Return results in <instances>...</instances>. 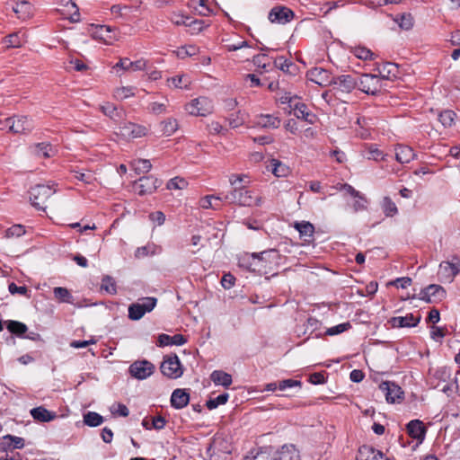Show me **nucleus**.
<instances>
[{
  "label": "nucleus",
  "instance_id": "dca6fc26",
  "mask_svg": "<svg viewBox=\"0 0 460 460\" xmlns=\"http://www.w3.org/2000/svg\"><path fill=\"white\" fill-rule=\"evenodd\" d=\"M307 77L310 81L321 85H332L333 76L331 73L323 67H314L307 72Z\"/></svg>",
  "mask_w": 460,
  "mask_h": 460
},
{
  "label": "nucleus",
  "instance_id": "bf43d9fd",
  "mask_svg": "<svg viewBox=\"0 0 460 460\" xmlns=\"http://www.w3.org/2000/svg\"><path fill=\"white\" fill-rule=\"evenodd\" d=\"M75 177L77 180L84 182L85 184H93L94 181H96L94 174L91 172H88L86 173L75 172Z\"/></svg>",
  "mask_w": 460,
  "mask_h": 460
},
{
  "label": "nucleus",
  "instance_id": "6e6d98bb",
  "mask_svg": "<svg viewBox=\"0 0 460 460\" xmlns=\"http://www.w3.org/2000/svg\"><path fill=\"white\" fill-rule=\"evenodd\" d=\"M171 22L175 25H185L187 26L188 22L190 20V16L183 15L180 13H172L170 17Z\"/></svg>",
  "mask_w": 460,
  "mask_h": 460
},
{
  "label": "nucleus",
  "instance_id": "f257e3e1",
  "mask_svg": "<svg viewBox=\"0 0 460 460\" xmlns=\"http://www.w3.org/2000/svg\"><path fill=\"white\" fill-rule=\"evenodd\" d=\"M224 200L230 204H238L240 206H257L262 205V198L254 196L253 192L244 186H235L231 191L224 195Z\"/></svg>",
  "mask_w": 460,
  "mask_h": 460
},
{
  "label": "nucleus",
  "instance_id": "4be33fe9",
  "mask_svg": "<svg viewBox=\"0 0 460 460\" xmlns=\"http://www.w3.org/2000/svg\"><path fill=\"white\" fill-rule=\"evenodd\" d=\"M280 119L273 114H260L255 118V125L263 128H278L280 126Z\"/></svg>",
  "mask_w": 460,
  "mask_h": 460
},
{
  "label": "nucleus",
  "instance_id": "b1692460",
  "mask_svg": "<svg viewBox=\"0 0 460 460\" xmlns=\"http://www.w3.org/2000/svg\"><path fill=\"white\" fill-rule=\"evenodd\" d=\"M290 107L292 108L293 114L297 118L305 120L306 122L313 124L315 119V115L310 113L307 111V107L305 104L301 103L299 102H296L293 103V101L290 100Z\"/></svg>",
  "mask_w": 460,
  "mask_h": 460
},
{
  "label": "nucleus",
  "instance_id": "8fccbe9b",
  "mask_svg": "<svg viewBox=\"0 0 460 460\" xmlns=\"http://www.w3.org/2000/svg\"><path fill=\"white\" fill-rule=\"evenodd\" d=\"M135 94L134 88L129 86H122L119 87L114 91V97L117 100H124Z\"/></svg>",
  "mask_w": 460,
  "mask_h": 460
},
{
  "label": "nucleus",
  "instance_id": "4c0bfd02",
  "mask_svg": "<svg viewBox=\"0 0 460 460\" xmlns=\"http://www.w3.org/2000/svg\"><path fill=\"white\" fill-rule=\"evenodd\" d=\"M350 53H352L357 58L361 60H372L374 59V53L367 49L366 47L357 46L353 47L350 49Z\"/></svg>",
  "mask_w": 460,
  "mask_h": 460
},
{
  "label": "nucleus",
  "instance_id": "58836bf2",
  "mask_svg": "<svg viewBox=\"0 0 460 460\" xmlns=\"http://www.w3.org/2000/svg\"><path fill=\"white\" fill-rule=\"evenodd\" d=\"M294 227L305 237H312L314 232V226L307 221L296 222Z\"/></svg>",
  "mask_w": 460,
  "mask_h": 460
},
{
  "label": "nucleus",
  "instance_id": "f03ea898",
  "mask_svg": "<svg viewBox=\"0 0 460 460\" xmlns=\"http://www.w3.org/2000/svg\"><path fill=\"white\" fill-rule=\"evenodd\" d=\"M277 250L270 249L264 251L261 253H244L238 259V265L249 271H260L265 266L263 262L266 261L267 256L270 257L271 254L277 256Z\"/></svg>",
  "mask_w": 460,
  "mask_h": 460
},
{
  "label": "nucleus",
  "instance_id": "2f4dec72",
  "mask_svg": "<svg viewBox=\"0 0 460 460\" xmlns=\"http://www.w3.org/2000/svg\"><path fill=\"white\" fill-rule=\"evenodd\" d=\"M32 148L34 154L39 157L49 158L56 154V149L50 144L44 142L35 144Z\"/></svg>",
  "mask_w": 460,
  "mask_h": 460
},
{
  "label": "nucleus",
  "instance_id": "2eb2a0df",
  "mask_svg": "<svg viewBox=\"0 0 460 460\" xmlns=\"http://www.w3.org/2000/svg\"><path fill=\"white\" fill-rule=\"evenodd\" d=\"M159 185V180L150 175L139 178L134 188L139 195H146L153 193Z\"/></svg>",
  "mask_w": 460,
  "mask_h": 460
},
{
  "label": "nucleus",
  "instance_id": "864d4df0",
  "mask_svg": "<svg viewBox=\"0 0 460 460\" xmlns=\"http://www.w3.org/2000/svg\"><path fill=\"white\" fill-rule=\"evenodd\" d=\"M354 198L356 199L352 205L354 212L367 209L368 201L362 193L359 192V196H355Z\"/></svg>",
  "mask_w": 460,
  "mask_h": 460
},
{
  "label": "nucleus",
  "instance_id": "4468645a",
  "mask_svg": "<svg viewBox=\"0 0 460 460\" xmlns=\"http://www.w3.org/2000/svg\"><path fill=\"white\" fill-rule=\"evenodd\" d=\"M146 133V127L132 122H125L119 127V135L128 139L142 137Z\"/></svg>",
  "mask_w": 460,
  "mask_h": 460
},
{
  "label": "nucleus",
  "instance_id": "69168bd1",
  "mask_svg": "<svg viewBox=\"0 0 460 460\" xmlns=\"http://www.w3.org/2000/svg\"><path fill=\"white\" fill-rule=\"evenodd\" d=\"M150 109L153 113L161 114L166 111V103L155 102L150 104Z\"/></svg>",
  "mask_w": 460,
  "mask_h": 460
},
{
  "label": "nucleus",
  "instance_id": "49530a36",
  "mask_svg": "<svg viewBox=\"0 0 460 460\" xmlns=\"http://www.w3.org/2000/svg\"><path fill=\"white\" fill-rule=\"evenodd\" d=\"M350 328H351V324L349 322L342 323L338 325L327 328L326 331L324 332V335H328V336L338 335V334H341V333L349 330Z\"/></svg>",
  "mask_w": 460,
  "mask_h": 460
},
{
  "label": "nucleus",
  "instance_id": "052dcab7",
  "mask_svg": "<svg viewBox=\"0 0 460 460\" xmlns=\"http://www.w3.org/2000/svg\"><path fill=\"white\" fill-rule=\"evenodd\" d=\"M8 290L12 295L19 294L22 296H29L28 288L25 286H17L15 283L12 282L8 286Z\"/></svg>",
  "mask_w": 460,
  "mask_h": 460
},
{
  "label": "nucleus",
  "instance_id": "f704fd0d",
  "mask_svg": "<svg viewBox=\"0 0 460 460\" xmlns=\"http://www.w3.org/2000/svg\"><path fill=\"white\" fill-rule=\"evenodd\" d=\"M168 85L173 88L188 89L190 84V80L186 75H180L171 77L167 80Z\"/></svg>",
  "mask_w": 460,
  "mask_h": 460
},
{
  "label": "nucleus",
  "instance_id": "e2e57ef3",
  "mask_svg": "<svg viewBox=\"0 0 460 460\" xmlns=\"http://www.w3.org/2000/svg\"><path fill=\"white\" fill-rule=\"evenodd\" d=\"M234 281L235 278L232 274L227 273L222 277L221 284L224 288L230 289L234 285Z\"/></svg>",
  "mask_w": 460,
  "mask_h": 460
},
{
  "label": "nucleus",
  "instance_id": "0eeeda50",
  "mask_svg": "<svg viewBox=\"0 0 460 460\" xmlns=\"http://www.w3.org/2000/svg\"><path fill=\"white\" fill-rule=\"evenodd\" d=\"M160 370L164 376L170 379H177L183 375V367L176 354L164 356Z\"/></svg>",
  "mask_w": 460,
  "mask_h": 460
},
{
  "label": "nucleus",
  "instance_id": "ea45409f",
  "mask_svg": "<svg viewBox=\"0 0 460 460\" xmlns=\"http://www.w3.org/2000/svg\"><path fill=\"white\" fill-rule=\"evenodd\" d=\"M84 422L89 427H97L103 422V417L95 411H88L84 415Z\"/></svg>",
  "mask_w": 460,
  "mask_h": 460
},
{
  "label": "nucleus",
  "instance_id": "a211bd4d",
  "mask_svg": "<svg viewBox=\"0 0 460 460\" xmlns=\"http://www.w3.org/2000/svg\"><path fill=\"white\" fill-rule=\"evenodd\" d=\"M379 389L385 394L388 402H395V401L400 399L402 394L401 387L391 382L381 383Z\"/></svg>",
  "mask_w": 460,
  "mask_h": 460
},
{
  "label": "nucleus",
  "instance_id": "680f3d73",
  "mask_svg": "<svg viewBox=\"0 0 460 460\" xmlns=\"http://www.w3.org/2000/svg\"><path fill=\"white\" fill-rule=\"evenodd\" d=\"M224 200V195L223 196H207L201 199V207L203 208H216V207L213 205L212 200Z\"/></svg>",
  "mask_w": 460,
  "mask_h": 460
},
{
  "label": "nucleus",
  "instance_id": "7ed1b4c3",
  "mask_svg": "<svg viewBox=\"0 0 460 460\" xmlns=\"http://www.w3.org/2000/svg\"><path fill=\"white\" fill-rule=\"evenodd\" d=\"M270 453L268 450L261 449L253 457V460H299V453L294 445H284L280 449L274 453L273 457H270Z\"/></svg>",
  "mask_w": 460,
  "mask_h": 460
},
{
  "label": "nucleus",
  "instance_id": "f8f14e48",
  "mask_svg": "<svg viewBox=\"0 0 460 460\" xmlns=\"http://www.w3.org/2000/svg\"><path fill=\"white\" fill-rule=\"evenodd\" d=\"M332 85L335 90L341 91V93H349L357 88L358 79L351 75L333 76Z\"/></svg>",
  "mask_w": 460,
  "mask_h": 460
},
{
  "label": "nucleus",
  "instance_id": "c756f323",
  "mask_svg": "<svg viewBox=\"0 0 460 460\" xmlns=\"http://www.w3.org/2000/svg\"><path fill=\"white\" fill-rule=\"evenodd\" d=\"M460 271V264L459 263H452L449 261H443L439 265V273L447 278L452 279L456 277Z\"/></svg>",
  "mask_w": 460,
  "mask_h": 460
},
{
  "label": "nucleus",
  "instance_id": "e433bc0d",
  "mask_svg": "<svg viewBox=\"0 0 460 460\" xmlns=\"http://www.w3.org/2000/svg\"><path fill=\"white\" fill-rule=\"evenodd\" d=\"M130 166L137 174L148 172L152 168V164L147 159L134 160L130 163Z\"/></svg>",
  "mask_w": 460,
  "mask_h": 460
},
{
  "label": "nucleus",
  "instance_id": "aec40b11",
  "mask_svg": "<svg viewBox=\"0 0 460 460\" xmlns=\"http://www.w3.org/2000/svg\"><path fill=\"white\" fill-rule=\"evenodd\" d=\"M409 436L419 442H422L426 435V428L420 420H412L406 426Z\"/></svg>",
  "mask_w": 460,
  "mask_h": 460
},
{
  "label": "nucleus",
  "instance_id": "13d9d810",
  "mask_svg": "<svg viewBox=\"0 0 460 460\" xmlns=\"http://www.w3.org/2000/svg\"><path fill=\"white\" fill-rule=\"evenodd\" d=\"M25 233L22 225H14L5 231L6 237H20Z\"/></svg>",
  "mask_w": 460,
  "mask_h": 460
},
{
  "label": "nucleus",
  "instance_id": "6ab92c4d",
  "mask_svg": "<svg viewBox=\"0 0 460 460\" xmlns=\"http://www.w3.org/2000/svg\"><path fill=\"white\" fill-rule=\"evenodd\" d=\"M294 16V13L287 7H275L269 13V20L271 22L286 23Z\"/></svg>",
  "mask_w": 460,
  "mask_h": 460
},
{
  "label": "nucleus",
  "instance_id": "37998d69",
  "mask_svg": "<svg viewBox=\"0 0 460 460\" xmlns=\"http://www.w3.org/2000/svg\"><path fill=\"white\" fill-rule=\"evenodd\" d=\"M162 131L166 136H172L178 129V122L175 119L169 118L161 122Z\"/></svg>",
  "mask_w": 460,
  "mask_h": 460
},
{
  "label": "nucleus",
  "instance_id": "473e14b6",
  "mask_svg": "<svg viewBox=\"0 0 460 460\" xmlns=\"http://www.w3.org/2000/svg\"><path fill=\"white\" fill-rule=\"evenodd\" d=\"M380 207L385 216L387 217H393L396 216L399 212L396 204L388 196L383 198V199L380 202Z\"/></svg>",
  "mask_w": 460,
  "mask_h": 460
},
{
  "label": "nucleus",
  "instance_id": "cd10ccee",
  "mask_svg": "<svg viewBox=\"0 0 460 460\" xmlns=\"http://www.w3.org/2000/svg\"><path fill=\"white\" fill-rule=\"evenodd\" d=\"M414 157V151L408 146L398 145L395 148V158L401 164L410 163Z\"/></svg>",
  "mask_w": 460,
  "mask_h": 460
},
{
  "label": "nucleus",
  "instance_id": "412c9836",
  "mask_svg": "<svg viewBox=\"0 0 460 460\" xmlns=\"http://www.w3.org/2000/svg\"><path fill=\"white\" fill-rule=\"evenodd\" d=\"M420 321V316H414L408 314L405 316H395L391 318L390 323L394 328L415 327Z\"/></svg>",
  "mask_w": 460,
  "mask_h": 460
},
{
  "label": "nucleus",
  "instance_id": "a18cd8bd",
  "mask_svg": "<svg viewBox=\"0 0 460 460\" xmlns=\"http://www.w3.org/2000/svg\"><path fill=\"white\" fill-rule=\"evenodd\" d=\"M228 398H229L228 394H226V393L221 394L218 396H217L216 398H210L209 400H208L206 402V406L209 410L216 409L219 405L226 403V402L228 401Z\"/></svg>",
  "mask_w": 460,
  "mask_h": 460
},
{
  "label": "nucleus",
  "instance_id": "5701e85b",
  "mask_svg": "<svg viewBox=\"0 0 460 460\" xmlns=\"http://www.w3.org/2000/svg\"><path fill=\"white\" fill-rule=\"evenodd\" d=\"M146 67V61L143 58L137 61H130L128 58H120L113 66L114 69L120 68L125 71H142Z\"/></svg>",
  "mask_w": 460,
  "mask_h": 460
},
{
  "label": "nucleus",
  "instance_id": "f3484780",
  "mask_svg": "<svg viewBox=\"0 0 460 460\" xmlns=\"http://www.w3.org/2000/svg\"><path fill=\"white\" fill-rule=\"evenodd\" d=\"M24 447V439L13 435H5L0 438V452L7 453L9 450Z\"/></svg>",
  "mask_w": 460,
  "mask_h": 460
},
{
  "label": "nucleus",
  "instance_id": "ddd939ff",
  "mask_svg": "<svg viewBox=\"0 0 460 460\" xmlns=\"http://www.w3.org/2000/svg\"><path fill=\"white\" fill-rule=\"evenodd\" d=\"M419 296L420 299L432 303L443 300L446 297V290L440 285L431 284L421 289Z\"/></svg>",
  "mask_w": 460,
  "mask_h": 460
},
{
  "label": "nucleus",
  "instance_id": "bb28decb",
  "mask_svg": "<svg viewBox=\"0 0 460 460\" xmlns=\"http://www.w3.org/2000/svg\"><path fill=\"white\" fill-rule=\"evenodd\" d=\"M13 11L19 19L26 20L32 15V5L26 0H20L13 6Z\"/></svg>",
  "mask_w": 460,
  "mask_h": 460
},
{
  "label": "nucleus",
  "instance_id": "c85d7f7f",
  "mask_svg": "<svg viewBox=\"0 0 460 460\" xmlns=\"http://www.w3.org/2000/svg\"><path fill=\"white\" fill-rule=\"evenodd\" d=\"M378 77L382 79H392L396 77L398 66L394 63L386 62L377 66Z\"/></svg>",
  "mask_w": 460,
  "mask_h": 460
},
{
  "label": "nucleus",
  "instance_id": "7c9ffc66",
  "mask_svg": "<svg viewBox=\"0 0 460 460\" xmlns=\"http://www.w3.org/2000/svg\"><path fill=\"white\" fill-rule=\"evenodd\" d=\"M210 379L216 385H223L226 388L231 385L233 381L231 375L222 370H214L210 375Z\"/></svg>",
  "mask_w": 460,
  "mask_h": 460
},
{
  "label": "nucleus",
  "instance_id": "39448f33",
  "mask_svg": "<svg viewBox=\"0 0 460 460\" xmlns=\"http://www.w3.org/2000/svg\"><path fill=\"white\" fill-rule=\"evenodd\" d=\"M56 192L50 185L38 184L30 190L31 205L39 209L45 210L47 200Z\"/></svg>",
  "mask_w": 460,
  "mask_h": 460
},
{
  "label": "nucleus",
  "instance_id": "3c124183",
  "mask_svg": "<svg viewBox=\"0 0 460 460\" xmlns=\"http://www.w3.org/2000/svg\"><path fill=\"white\" fill-rule=\"evenodd\" d=\"M101 288L110 294H115L117 292L115 281L110 276H105L102 279Z\"/></svg>",
  "mask_w": 460,
  "mask_h": 460
},
{
  "label": "nucleus",
  "instance_id": "de8ad7c7",
  "mask_svg": "<svg viewBox=\"0 0 460 460\" xmlns=\"http://www.w3.org/2000/svg\"><path fill=\"white\" fill-rule=\"evenodd\" d=\"M456 113L453 111L446 110L439 113L438 120L445 127H451L454 123Z\"/></svg>",
  "mask_w": 460,
  "mask_h": 460
},
{
  "label": "nucleus",
  "instance_id": "c03bdc74",
  "mask_svg": "<svg viewBox=\"0 0 460 460\" xmlns=\"http://www.w3.org/2000/svg\"><path fill=\"white\" fill-rule=\"evenodd\" d=\"M245 119L244 112L238 111L237 112L231 114L227 119L229 126L232 128H236L244 123Z\"/></svg>",
  "mask_w": 460,
  "mask_h": 460
},
{
  "label": "nucleus",
  "instance_id": "0e129e2a",
  "mask_svg": "<svg viewBox=\"0 0 460 460\" xmlns=\"http://www.w3.org/2000/svg\"><path fill=\"white\" fill-rule=\"evenodd\" d=\"M300 381L293 380V379H285L279 382V390H286L288 388H291L296 385H300Z\"/></svg>",
  "mask_w": 460,
  "mask_h": 460
},
{
  "label": "nucleus",
  "instance_id": "774afa93",
  "mask_svg": "<svg viewBox=\"0 0 460 460\" xmlns=\"http://www.w3.org/2000/svg\"><path fill=\"white\" fill-rule=\"evenodd\" d=\"M187 26L191 27L196 32L201 31L207 25L202 20H190Z\"/></svg>",
  "mask_w": 460,
  "mask_h": 460
},
{
  "label": "nucleus",
  "instance_id": "20e7f679",
  "mask_svg": "<svg viewBox=\"0 0 460 460\" xmlns=\"http://www.w3.org/2000/svg\"><path fill=\"white\" fill-rule=\"evenodd\" d=\"M231 445L221 437H216L207 449L208 460H230Z\"/></svg>",
  "mask_w": 460,
  "mask_h": 460
},
{
  "label": "nucleus",
  "instance_id": "a878e982",
  "mask_svg": "<svg viewBox=\"0 0 460 460\" xmlns=\"http://www.w3.org/2000/svg\"><path fill=\"white\" fill-rule=\"evenodd\" d=\"M31 417L39 422H49L57 418V413L43 406L35 407L30 411Z\"/></svg>",
  "mask_w": 460,
  "mask_h": 460
},
{
  "label": "nucleus",
  "instance_id": "79ce46f5",
  "mask_svg": "<svg viewBox=\"0 0 460 460\" xmlns=\"http://www.w3.org/2000/svg\"><path fill=\"white\" fill-rule=\"evenodd\" d=\"M7 329L10 332L16 334L17 336H22L27 332L26 324L17 321H8Z\"/></svg>",
  "mask_w": 460,
  "mask_h": 460
},
{
  "label": "nucleus",
  "instance_id": "a19ab883",
  "mask_svg": "<svg viewBox=\"0 0 460 460\" xmlns=\"http://www.w3.org/2000/svg\"><path fill=\"white\" fill-rule=\"evenodd\" d=\"M272 172L277 177H284L288 174L289 168L283 164L281 162L276 159H272L270 162Z\"/></svg>",
  "mask_w": 460,
  "mask_h": 460
},
{
  "label": "nucleus",
  "instance_id": "603ef678",
  "mask_svg": "<svg viewBox=\"0 0 460 460\" xmlns=\"http://www.w3.org/2000/svg\"><path fill=\"white\" fill-rule=\"evenodd\" d=\"M188 182L180 177L171 179L167 183V189L169 190H183L187 187Z\"/></svg>",
  "mask_w": 460,
  "mask_h": 460
},
{
  "label": "nucleus",
  "instance_id": "6e6552de",
  "mask_svg": "<svg viewBox=\"0 0 460 460\" xmlns=\"http://www.w3.org/2000/svg\"><path fill=\"white\" fill-rule=\"evenodd\" d=\"M186 111L192 116H208L213 112L214 105L210 99L200 96L185 105Z\"/></svg>",
  "mask_w": 460,
  "mask_h": 460
},
{
  "label": "nucleus",
  "instance_id": "1a4fd4ad",
  "mask_svg": "<svg viewBox=\"0 0 460 460\" xmlns=\"http://www.w3.org/2000/svg\"><path fill=\"white\" fill-rule=\"evenodd\" d=\"M357 79V88L367 94L376 95L381 89V82L377 75L361 74Z\"/></svg>",
  "mask_w": 460,
  "mask_h": 460
},
{
  "label": "nucleus",
  "instance_id": "9d476101",
  "mask_svg": "<svg viewBox=\"0 0 460 460\" xmlns=\"http://www.w3.org/2000/svg\"><path fill=\"white\" fill-rule=\"evenodd\" d=\"M10 131L16 134H27L34 128L33 121L26 116H15L5 119Z\"/></svg>",
  "mask_w": 460,
  "mask_h": 460
},
{
  "label": "nucleus",
  "instance_id": "393cba45",
  "mask_svg": "<svg viewBox=\"0 0 460 460\" xmlns=\"http://www.w3.org/2000/svg\"><path fill=\"white\" fill-rule=\"evenodd\" d=\"M190 394L185 389H175L171 395V404L175 409H182L188 405Z\"/></svg>",
  "mask_w": 460,
  "mask_h": 460
},
{
  "label": "nucleus",
  "instance_id": "09e8293b",
  "mask_svg": "<svg viewBox=\"0 0 460 460\" xmlns=\"http://www.w3.org/2000/svg\"><path fill=\"white\" fill-rule=\"evenodd\" d=\"M367 157L369 160L383 161L385 159L386 155L379 150L376 146L371 145L367 147Z\"/></svg>",
  "mask_w": 460,
  "mask_h": 460
},
{
  "label": "nucleus",
  "instance_id": "423d86ee",
  "mask_svg": "<svg viewBox=\"0 0 460 460\" xmlns=\"http://www.w3.org/2000/svg\"><path fill=\"white\" fill-rule=\"evenodd\" d=\"M157 299L152 296L142 297L128 306V318L132 321L140 320L146 313L151 312L156 305Z\"/></svg>",
  "mask_w": 460,
  "mask_h": 460
},
{
  "label": "nucleus",
  "instance_id": "5fc2aeb1",
  "mask_svg": "<svg viewBox=\"0 0 460 460\" xmlns=\"http://www.w3.org/2000/svg\"><path fill=\"white\" fill-rule=\"evenodd\" d=\"M395 22L402 29L404 30H409L413 25V19L411 14H402L399 18L395 19Z\"/></svg>",
  "mask_w": 460,
  "mask_h": 460
},
{
  "label": "nucleus",
  "instance_id": "72a5a7b5",
  "mask_svg": "<svg viewBox=\"0 0 460 460\" xmlns=\"http://www.w3.org/2000/svg\"><path fill=\"white\" fill-rule=\"evenodd\" d=\"M7 48H20L25 42L24 34L21 31L9 34L4 39Z\"/></svg>",
  "mask_w": 460,
  "mask_h": 460
},
{
  "label": "nucleus",
  "instance_id": "4d7b16f0",
  "mask_svg": "<svg viewBox=\"0 0 460 460\" xmlns=\"http://www.w3.org/2000/svg\"><path fill=\"white\" fill-rule=\"evenodd\" d=\"M198 52V48L193 45L182 47L177 51V56L181 58H184L186 57H191L196 55Z\"/></svg>",
  "mask_w": 460,
  "mask_h": 460
},
{
  "label": "nucleus",
  "instance_id": "c9c22d12",
  "mask_svg": "<svg viewBox=\"0 0 460 460\" xmlns=\"http://www.w3.org/2000/svg\"><path fill=\"white\" fill-rule=\"evenodd\" d=\"M53 294H54L55 298L59 303H68V304L73 303V296L71 295L69 290L66 288H62V287L54 288Z\"/></svg>",
  "mask_w": 460,
  "mask_h": 460
},
{
  "label": "nucleus",
  "instance_id": "338daca9",
  "mask_svg": "<svg viewBox=\"0 0 460 460\" xmlns=\"http://www.w3.org/2000/svg\"><path fill=\"white\" fill-rule=\"evenodd\" d=\"M101 109L105 115L111 119H113L117 114V108L111 103H106L105 105L102 106Z\"/></svg>",
  "mask_w": 460,
  "mask_h": 460
},
{
  "label": "nucleus",
  "instance_id": "9b49d317",
  "mask_svg": "<svg viewBox=\"0 0 460 460\" xmlns=\"http://www.w3.org/2000/svg\"><path fill=\"white\" fill-rule=\"evenodd\" d=\"M155 367L146 359L133 362L128 368L129 374L136 379L144 380L155 372Z\"/></svg>",
  "mask_w": 460,
  "mask_h": 460
}]
</instances>
